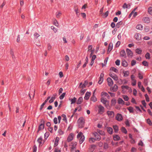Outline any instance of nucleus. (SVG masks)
I'll use <instances>...</instances> for the list:
<instances>
[{
  "label": "nucleus",
  "mask_w": 152,
  "mask_h": 152,
  "mask_svg": "<svg viewBox=\"0 0 152 152\" xmlns=\"http://www.w3.org/2000/svg\"><path fill=\"white\" fill-rule=\"evenodd\" d=\"M91 94V92L88 91L86 93L85 96L84 97V99L86 100L88 99Z\"/></svg>",
  "instance_id": "dca6fc26"
},
{
  "label": "nucleus",
  "mask_w": 152,
  "mask_h": 152,
  "mask_svg": "<svg viewBox=\"0 0 152 152\" xmlns=\"http://www.w3.org/2000/svg\"><path fill=\"white\" fill-rule=\"evenodd\" d=\"M146 123L150 126H152V122L149 118L146 120Z\"/></svg>",
  "instance_id": "ea45409f"
},
{
  "label": "nucleus",
  "mask_w": 152,
  "mask_h": 152,
  "mask_svg": "<svg viewBox=\"0 0 152 152\" xmlns=\"http://www.w3.org/2000/svg\"><path fill=\"white\" fill-rule=\"evenodd\" d=\"M97 132L100 135H104V132L102 131V130H100L99 129H97Z\"/></svg>",
  "instance_id": "58836bf2"
},
{
  "label": "nucleus",
  "mask_w": 152,
  "mask_h": 152,
  "mask_svg": "<svg viewBox=\"0 0 152 152\" xmlns=\"http://www.w3.org/2000/svg\"><path fill=\"white\" fill-rule=\"evenodd\" d=\"M138 77L140 80L143 79V77L142 75L140 73H139L138 74Z\"/></svg>",
  "instance_id": "338daca9"
},
{
  "label": "nucleus",
  "mask_w": 152,
  "mask_h": 152,
  "mask_svg": "<svg viewBox=\"0 0 152 152\" xmlns=\"http://www.w3.org/2000/svg\"><path fill=\"white\" fill-rule=\"evenodd\" d=\"M93 134L95 137V138L97 140L99 141L100 140L101 137L100 135L97 132H94L93 133Z\"/></svg>",
  "instance_id": "1a4fd4ad"
},
{
  "label": "nucleus",
  "mask_w": 152,
  "mask_h": 152,
  "mask_svg": "<svg viewBox=\"0 0 152 152\" xmlns=\"http://www.w3.org/2000/svg\"><path fill=\"white\" fill-rule=\"evenodd\" d=\"M62 116L63 118V120L66 122H67V120L66 115L64 114H63L62 115Z\"/></svg>",
  "instance_id": "3c124183"
},
{
  "label": "nucleus",
  "mask_w": 152,
  "mask_h": 152,
  "mask_svg": "<svg viewBox=\"0 0 152 152\" xmlns=\"http://www.w3.org/2000/svg\"><path fill=\"white\" fill-rule=\"evenodd\" d=\"M107 132L110 134H112L113 133V129L110 127H107Z\"/></svg>",
  "instance_id": "5701e85b"
},
{
  "label": "nucleus",
  "mask_w": 152,
  "mask_h": 152,
  "mask_svg": "<svg viewBox=\"0 0 152 152\" xmlns=\"http://www.w3.org/2000/svg\"><path fill=\"white\" fill-rule=\"evenodd\" d=\"M136 61H135V60H133L131 61V65L132 66H134L135 65V64H136Z\"/></svg>",
  "instance_id": "052dcab7"
},
{
  "label": "nucleus",
  "mask_w": 152,
  "mask_h": 152,
  "mask_svg": "<svg viewBox=\"0 0 152 152\" xmlns=\"http://www.w3.org/2000/svg\"><path fill=\"white\" fill-rule=\"evenodd\" d=\"M34 39H37L40 36V35L38 33L36 32L34 33Z\"/></svg>",
  "instance_id": "49530a36"
},
{
  "label": "nucleus",
  "mask_w": 152,
  "mask_h": 152,
  "mask_svg": "<svg viewBox=\"0 0 152 152\" xmlns=\"http://www.w3.org/2000/svg\"><path fill=\"white\" fill-rule=\"evenodd\" d=\"M120 61L119 59L115 61V64L116 65L119 66L120 64Z\"/></svg>",
  "instance_id": "680f3d73"
},
{
  "label": "nucleus",
  "mask_w": 152,
  "mask_h": 152,
  "mask_svg": "<svg viewBox=\"0 0 152 152\" xmlns=\"http://www.w3.org/2000/svg\"><path fill=\"white\" fill-rule=\"evenodd\" d=\"M132 84L133 86H135L136 84V80H132Z\"/></svg>",
  "instance_id": "5fc2aeb1"
},
{
  "label": "nucleus",
  "mask_w": 152,
  "mask_h": 152,
  "mask_svg": "<svg viewBox=\"0 0 152 152\" xmlns=\"http://www.w3.org/2000/svg\"><path fill=\"white\" fill-rule=\"evenodd\" d=\"M107 114L110 118H113L114 116V113L113 111L108 110L107 112Z\"/></svg>",
  "instance_id": "7ed1b4c3"
},
{
  "label": "nucleus",
  "mask_w": 152,
  "mask_h": 152,
  "mask_svg": "<svg viewBox=\"0 0 152 152\" xmlns=\"http://www.w3.org/2000/svg\"><path fill=\"white\" fill-rule=\"evenodd\" d=\"M98 113L102 114L104 112V108L102 105H99L98 106Z\"/></svg>",
  "instance_id": "f03ea898"
},
{
  "label": "nucleus",
  "mask_w": 152,
  "mask_h": 152,
  "mask_svg": "<svg viewBox=\"0 0 152 152\" xmlns=\"http://www.w3.org/2000/svg\"><path fill=\"white\" fill-rule=\"evenodd\" d=\"M121 131L123 133L126 134L127 133V131L126 129L124 127H122L121 129Z\"/></svg>",
  "instance_id": "79ce46f5"
},
{
  "label": "nucleus",
  "mask_w": 152,
  "mask_h": 152,
  "mask_svg": "<svg viewBox=\"0 0 152 152\" xmlns=\"http://www.w3.org/2000/svg\"><path fill=\"white\" fill-rule=\"evenodd\" d=\"M103 79L102 78H99V80L98 81V83L99 84H101L103 82Z\"/></svg>",
  "instance_id": "69168bd1"
},
{
  "label": "nucleus",
  "mask_w": 152,
  "mask_h": 152,
  "mask_svg": "<svg viewBox=\"0 0 152 152\" xmlns=\"http://www.w3.org/2000/svg\"><path fill=\"white\" fill-rule=\"evenodd\" d=\"M93 47L91 45H89L88 46V52H89L91 50H92V48Z\"/></svg>",
  "instance_id": "0e129e2a"
},
{
  "label": "nucleus",
  "mask_w": 152,
  "mask_h": 152,
  "mask_svg": "<svg viewBox=\"0 0 152 152\" xmlns=\"http://www.w3.org/2000/svg\"><path fill=\"white\" fill-rule=\"evenodd\" d=\"M66 94L65 93H63L62 94L59 96L60 99H62L64 97Z\"/></svg>",
  "instance_id": "8fccbe9b"
},
{
  "label": "nucleus",
  "mask_w": 152,
  "mask_h": 152,
  "mask_svg": "<svg viewBox=\"0 0 152 152\" xmlns=\"http://www.w3.org/2000/svg\"><path fill=\"white\" fill-rule=\"evenodd\" d=\"M77 137V139L80 138L79 141L80 144H81L83 142L85 139V137L84 135H83V133L81 132L78 133Z\"/></svg>",
  "instance_id": "f257e3e1"
},
{
  "label": "nucleus",
  "mask_w": 152,
  "mask_h": 152,
  "mask_svg": "<svg viewBox=\"0 0 152 152\" xmlns=\"http://www.w3.org/2000/svg\"><path fill=\"white\" fill-rule=\"evenodd\" d=\"M47 102H46V101H45L44 102L41 104L40 108V110L42 109L44 106L45 104Z\"/></svg>",
  "instance_id": "13d9d810"
},
{
  "label": "nucleus",
  "mask_w": 152,
  "mask_h": 152,
  "mask_svg": "<svg viewBox=\"0 0 152 152\" xmlns=\"http://www.w3.org/2000/svg\"><path fill=\"white\" fill-rule=\"evenodd\" d=\"M91 100L94 102H95L97 101V99L94 96H92L91 98Z\"/></svg>",
  "instance_id": "e2e57ef3"
},
{
  "label": "nucleus",
  "mask_w": 152,
  "mask_h": 152,
  "mask_svg": "<svg viewBox=\"0 0 152 152\" xmlns=\"http://www.w3.org/2000/svg\"><path fill=\"white\" fill-rule=\"evenodd\" d=\"M54 152H61V148H59L58 147L55 148L54 150Z\"/></svg>",
  "instance_id": "6e6d98bb"
},
{
  "label": "nucleus",
  "mask_w": 152,
  "mask_h": 152,
  "mask_svg": "<svg viewBox=\"0 0 152 152\" xmlns=\"http://www.w3.org/2000/svg\"><path fill=\"white\" fill-rule=\"evenodd\" d=\"M148 12L150 15H152V7H149L148 9Z\"/></svg>",
  "instance_id": "c03bdc74"
},
{
  "label": "nucleus",
  "mask_w": 152,
  "mask_h": 152,
  "mask_svg": "<svg viewBox=\"0 0 152 152\" xmlns=\"http://www.w3.org/2000/svg\"><path fill=\"white\" fill-rule=\"evenodd\" d=\"M107 82L108 85L109 86H112L113 83L112 80L110 77H108L107 79Z\"/></svg>",
  "instance_id": "9b49d317"
},
{
  "label": "nucleus",
  "mask_w": 152,
  "mask_h": 152,
  "mask_svg": "<svg viewBox=\"0 0 152 152\" xmlns=\"http://www.w3.org/2000/svg\"><path fill=\"white\" fill-rule=\"evenodd\" d=\"M110 70H112L113 71L115 72H117L118 71V70L116 68H115L114 67H112L110 68Z\"/></svg>",
  "instance_id": "4d7b16f0"
},
{
  "label": "nucleus",
  "mask_w": 152,
  "mask_h": 152,
  "mask_svg": "<svg viewBox=\"0 0 152 152\" xmlns=\"http://www.w3.org/2000/svg\"><path fill=\"white\" fill-rule=\"evenodd\" d=\"M122 97L125 101H128L129 99V97L126 95H123Z\"/></svg>",
  "instance_id": "09e8293b"
},
{
  "label": "nucleus",
  "mask_w": 152,
  "mask_h": 152,
  "mask_svg": "<svg viewBox=\"0 0 152 152\" xmlns=\"http://www.w3.org/2000/svg\"><path fill=\"white\" fill-rule=\"evenodd\" d=\"M126 52L129 57H132L133 53L128 48H127L126 49Z\"/></svg>",
  "instance_id": "0eeeda50"
},
{
  "label": "nucleus",
  "mask_w": 152,
  "mask_h": 152,
  "mask_svg": "<svg viewBox=\"0 0 152 152\" xmlns=\"http://www.w3.org/2000/svg\"><path fill=\"white\" fill-rule=\"evenodd\" d=\"M104 105L107 109L110 110L111 109V106L109 105V103H107Z\"/></svg>",
  "instance_id": "37998d69"
},
{
  "label": "nucleus",
  "mask_w": 152,
  "mask_h": 152,
  "mask_svg": "<svg viewBox=\"0 0 152 152\" xmlns=\"http://www.w3.org/2000/svg\"><path fill=\"white\" fill-rule=\"evenodd\" d=\"M117 81H118V83L119 84H121L123 83V80L121 79H118Z\"/></svg>",
  "instance_id": "774afa93"
},
{
  "label": "nucleus",
  "mask_w": 152,
  "mask_h": 152,
  "mask_svg": "<svg viewBox=\"0 0 152 152\" xmlns=\"http://www.w3.org/2000/svg\"><path fill=\"white\" fill-rule=\"evenodd\" d=\"M113 45L112 43H110L109 45L108 52H110L113 49Z\"/></svg>",
  "instance_id": "7c9ffc66"
},
{
  "label": "nucleus",
  "mask_w": 152,
  "mask_h": 152,
  "mask_svg": "<svg viewBox=\"0 0 152 152\" xmlns=\"http://www.w3.org/2000/svg\"><path fill=\"white\" fill-rule=\"evenodd\" d=\"M118 104H124L125 103L123 101V100L121 98H119L118 100Z\"/></svg>",
  "instance_id": "b1692460"
},
{
  "label": "nucleus",
  "mask_w": 152,
  "mask_h": 152,
  "mask_svg": "<svg viewBox=\"0 0 152 152\" xmlns=\"http://www.w3.org/2000/svg\"><path fill=\"white\" fill-rule=\"evenodd\" d=\"M145 58L146 59H149L150 58V54L149 53H147L145 56Z\"/></svg>",
  "instance_id": "603ef678"
},
{
  "label": "nucleus",
  "mask_w": 152,
  "mask_h": 152,
  "mask_svg": "<svg viewBox=\"0 0 152 152\" xmlns=\"http://www.w3.org/2000/svg\"><path fill=\"white\" fill-rule=\"evenodd\" d=\"M116 120L118 121H121L123 119V117L122 115L119 113H118L115 116Z\"/></svg>",
  "instance_id": "9d476101"
},
{
  "label": "nucleus",
  "mask_w": 152,
  "mask_h": 152,
  "mask_svg": "<svg viewBox=\"0 0 152 152\" xmlns=\"http://www.w3.org/2000/svg\"><path fill=\"white\" fill-rule=\"evenodd\" d=\"M44 128V125L43 124H41L38 127V131L39 132L41 130L43 129Z\"/></svg>",
  "instance_id": "2f4dec72"
},
{
  "label": "nucleus",
  "mask_w": 152,
  "mask_h": 152,
  "mask_svg": "<svg viewBox=\"0 0 152 152\" xmlns=\"http://www.w3.org/2000/svg\"><path fill=\"white\" fill-rule=\"evenodd\" d=\"M103 147L104 149H107L108 148V144L106 142L104 143V144Z\"/></svg>",
  "instance_id": "864d4df0"
},
{
  "label": "nucleus",
  "mask_w": 152,
  "mask_h": 152,
  "mask_svg": "<svg viewBox=\"0 0 152 152\" xmlns=\"http://www.w3.org/2000/svg\"><path fill=\"white\" fill-rule=\"evenodd\" d=\"M57 95L56 94H53L52 96L51 97L49 101V102L50 103H51L53 102L54 100L56 99V97Z\"/></svg>",
  "instance_id": "f8f14e48"
},
{
  "label": "nucleus",
  "mask_w": 152,
  "mask_h": 152,
  "mask_svg": "<svg viewBox=\"0 0 152 152\" xmlns=\"http://www.w3.org/2000/svg\"><path fill=\"white\" fill-rule=\"evenodd\" d=\"M78 122L79 123V126H80V125L82 126L84 125V122L83 117L80 118L78 120Z\"/></svg>",
  "instance_id": "6e6552de"
},
{
  "label": "nucleus",
  "mask_w": 152,
  "mask_h": 152,
  "mask_svg": "<svg viewBox=\"0 0 152 152\" xmlns=\"http://www.w3.org/2000/svg\"><path fill=\"white\" fill-rule=\"evenodd\" d=\"M143 21L145 23H148L150 22V20L148 17H144L142 19Z\"/></svg>",
  "instance_id": "a211bd4d"
},
{
  "label": "nucleus",
  "mask_w": 152,
  "mask_h": 152,
  "mask_svg": "<svg viewBox=\"0 0 152 152\" xmlns=\"http://www.w3.org/2000/svg\"><path fill=\"white\" fill-rule=\"evenodd\" d=\"M96 148V145H91L88 150V152H94V150Z\"/></svg>",
  "instance_id": "39448f33"
},
{
  "label": "nucleus",
  "mask_w": 152,
  "mask_h": 152,
  "mask_svg": "<svg viewBox=\"0 0 152 152\" xmlns=\"http://www.w3.org/2000/svg\"><path fill=\"white\" fill-rule=\"evenodd\" d=\"M122 24V22L121 21L118 22L116 25V27L117 28H119L120 27V26Z\"/></svg>",
  "instance_id": "a19ab883"
},
{
  "label": "nucleus",
  "mask_w": 152,
  "mask_h": 152,
  "mask_svg": "<svg viewBox=\"0 0 152 152\" xmlns=\"http://www.w3.org/2000/svg\"><path fill=\"white\" fill-rule=\"evenodd\" d=\"M74 135L73 133H70L68 136L67 138V141L68 142H69L72 140L74 137Z\"/></svg>",
  "instance_id": "20e7f679"
},
{
  "label": "nucleus",
  "mask_w": 152,
  "mask_h": 152,
  "mask_svg": "<svg viewBox=\"0 0 152 152\" xmlns=\"http://www.w3.org/2000/svg\"><path fill=\"white\" fill-rule=\"evenodd\" d=\"M96 140H97L96 139V138L91 137L89 139V141L91 143H92L94 142Z\"/></svg>",
  "instance_id": "c756f323"
},
{
  "label": "nucleus",
  "mask_w": 152,
  "mask_h": 152,
  "mask_svg": "<svg viewBox=\"0 0 152 152\" xmlns=\"http://www.w3.org/2000/svg\"><path fill=\"white\" fill-rule=\"evenodd\" d=\"M113 128L115 132L117 133L118 132V128L117 126L116 125L113 126Z\"/></svg>",
  "instance_id": "f704fd0d"
},
{
  "label": "nucleus",
  "mask_w": 152,
  "mask_h": 152,
  "mask_svg": "<svg viewBox=\"0 0 152 152\" xmlns=\"http://www.w3.org/2000/svg\"><path fill=\"white\" fill-rule=\"evenodd\" d=\"M101 102L104 105L107 103H109L107 99L104 97H102L101 99Z\"/></svg>",
  "instance_id": "2eb2a0df"
},
{
  "label": "nucleus",
  "mask_w": 152,
  "mask_h": 152,
  "mask_svg": "<svg viewBox=\"0 0 152 152\" xmlns=\"http://www.w3.org/2000/svg\"><path fill=\"white\" fill-rule=\"evenodd\" d=\"M142 64L145 66H148V62L145 61H144L142 62Z\"/></svg>",
  "instance_id": "de8ad7c7"
},
{
  "label": "nucleus",
  "mask_w": 152,
  "mask_h": 152,
  "mask_svg": "<svg viewBox=\"0 0 152 152\" xmlns=\"http://www.w3.org/2000/svg\"><path fill=\"white\" fill-rule=\"evenodd\" d=\"M124 74V77H127L129 75V72L128 71H124L123 72Z\"/></svg>",
  "instance_id": "e433bc0d"
},
{
  "label": "nucleus",
  "mask_w": 152,
  "mask_h": 152,
  "mask_svg": "<svg viewBox=\"0 0 152 152\" xmlns=\"http://www.w3.org/2000/svg\"><path fill=\"white\" fill-rule=\"evenodd\" d=\"M136 53H137L140 54L141 53L142 50L140 48H137L135 50Z\"/></svg>",
  "instance_id": "4c0bfd02"
},
{
  "label": "nucleus",
  "mask_w": 152,
  "mask_h": 152,
  "mask_svg": "<svg viewBox=\"0 0 152 152\" xmlns=\"http://www.w3.org/2000/svg\"><path fill=\"white\" fill-rule=\"evenodd\" d=\"M118 88V86L116 85L115 84L113 86L110 88V90L112 91L115 92L117 90Z\"/></svg>",
  "instance_id": "f3484780"
},
{
  "label": "nucleus",
  "mask_w": 152,
  "mask_h": 152,
  "mask_svg": "<svg viewBox=\"0 0 152 152\" xmlns=\"http://www.w3.org/2000/svg\"><path fill=\"white\" fill-rule=\"evenodd\" d=\"M136 28L137 29L142 30L143 29V26L141 24H138Z\"/></svg>",
  "instance_id": "72a5a7b5"
},
{
  "label": "nucleus",
  "mask_w": 152,
  "mask_h": 152,
  "mask_svg": "<svg viewBox=\"0 0 152 152\" xmlns=\"http://www.w3.org/2000/svg\"><path fill=\"white\" fill-rule=\"evenodd\" d=\"M59 140V139L58 137H56L54 142V147H56L58 145Z\"/></svg>",
  "instance_id": "bb28decb"
},
{
  "label": "nucleus",
  "mask_w": 152,
  "mask_h": 152,
  "mask_svg": "<svg viewBox=\"0 0 152 152\" xmlns=\"http://www.w3.org/2000/svg\"><path fill=\"white\" fill-rule=\"evenodd\" d=\"M134 37L137 40H139L141 39V36L140 34L137 33L135 35Z\"/></svg>",
  "instance_id": "6ab92c4d"
},
{
  "label": "nucleus",
  "mask_w": 152,
  "mask_h": 152,
  "mask_svg": "<svg viewBox=\"0 0 152 152\" xmlns=\"http://www.w3.org/2000/svg\"><path fill=\"white\" fill-rule=\"evenodd\" d=\"M113 139L115 141H118L120 140V137L118 135H115L113 136Z\"/></svg>",
  "instance_id": "473e14b6"
},
{
  "label": "nucleus",
  "mask_w": 152,
  "mask_h": 152,
  "mask_svg": "<svg viewBox=\"0 0 152 152\" xmlns=\"http://www.w3.org/2000/svg\"><path fill=\"white\" fill-rule=\"evenodd\" d=\"M77 144V143L76 142H72L70 145V148L72 151L76 149Z\"/></svg>",
  "instance_id": "423d86ee"
},
{
  "label": "nucleus",
  "mask_w": 152,
  "mask_h": 152,
  "mask_svg": "<svg viewBox=\"0 0 152 152\" xmlns=\"http://www.w3.org/2000/svg\"><path fill=\"white\" fill-rule=\"evenodd\" d=\"M110 76L115 81H117L118 80V76L114 73L110 74Z\"/></svg>",
  "instance_id": "ddd939ff"
},
{
  "label": "nucleus",
  "mask_w": 152,
  "mask_h": 152,
  "mask_svg": "<svg viewBox=\"0 0 152 152\" xmlns=\"http://www.w3.org/2000/svg\"><path fill=\"white\" fill-rule=\"evenodd\" d=\"M123 7L124 9L127 8L128 9H129L130 8V4H127L126 3H124L123 6Z\"/></svg>",
  "instance_id": "393cba45"
},
{
  "label": "nucleus",
  "mask_w": 152,
  "mask_h": 152,
  "mask_svg": "<svg viewBox=\"0 0 152 152\" xmlns=\"http://www.w3.org/2000/svg\"><path fill=\"white\" fill-rule=\"evenodd\" d=\"M130 113H133L134 112L133 108L132 107H129L128 108Z\"/></svg>",
  "instance_id": "a18cd8bd"
},
{
  "label": "nucleus",
  "mask_w": 152,
  "mask_h": 152,
  "mask_svg": "<svg viewBox=\"0 0 152 152\" xmlns=\"http://www.w3.org/2000/svg\"><path fill=\"white\" fill-rule=\"evenodd\" d=\"M121 88L122 89V91H125V90L126 89V90H127L129 88L128 86H121Z\"/></svg>",
  "instance_id": "c9c22d12"
},
{
  "label": "nucleus",
  "mask_w": 152,
  "mask_h": 152,
  "mask_svg": "<svg viewBox=\"0 0 152 152\" xmlns=\"http://www.w3.org/2000/svg\"><path fill=\"white\" fill-rule=\"evenodd\" d=\"M101 95L102 96V97H106L108 99H109L110 96L106 92H102L101 93Z\"/></svg>",
  "instance_id": "aec40b11"
},
{
  "label": "nucleus",
  "mask_w": 152,
  "mask_h": 152,
  "mask_svg": "<svg viewBox=\"0 0 152 152\" xmlns=\"http://www.w3.org/2000/svg\"><path fill=\"white\" fill-rule=\"evenodd\" d=\"M51 28L55 33H56L57 31V29L55 28L54 26H51Z\"/></svg>",
  "instance_id": "bf43d9fd"
},
{
  "label": "nucleus",
  "mask_w": 152,
  "mask_h": 152,
  "mask_svg": "<svg viewBox=\"0 0 152 152\" xmlns=\"http://www.w3.org/2000/svg\"><path fill=\"white\" fill-rule=\"evenodd\" d=\"M77 98L75 97H74L72 99H69V100L71 102V104H74L75 103L77 100Z\"/></svg>",
  "instance_id": "4be33fe9"
},
{
  "label": "nucleus",
  "mask_w": 152,
  "mask_h": 152,
  "mask_svg": "<svg viewBox=\"0 0 152 152\" xmlns=\"http://www.w3.org/2000/svg\"><path fill=\"white\" fill-rule=\"evenodd\" d=\"M121 65L124 67L127 66L128 64L127 62L124 60H123L121 62Z\"/></svg>",
  "instance_id": "cd10ccee"
},
{
  "label": "nucleus",
  "mask_w": 152,
  "mask_h": 152,
  "mask_svg": "<svg viewBox=\"0 0 152 152\" xmlns=\"http://www.w3.org/2000/svg\"><path fill=\"white\" fill-rule=\"evenodd\" d=\"M120 56L126 58V54L124 50H123L120 52Z\"/></svg>",
  "instance_id": "4468645a"
},
{
  "label": "nucleus",
  "mask_w": 152,
  "mask_h": 152,
  "mask_svg": "<svg viewBox=\"0 0 152 152\" xmlns=\"http://www.w3.org/2000/svg\"><path fill=\"white\" fill-rule=\"evenodd\" d=\"M116 103V99L113 98L112 99L111 101V105L112 106H114L115 105Z\"/></svg>",
  "instance_id": "c85d7f7f"
},
{
  "label": "nucleus",
  "mask_w": 152,
  "mask_h": 152,
  "mask_svg": "<svg viewBox=\"0 0 152 152\" xmlns=\"http://www.w3.org/2000/svg\"><path fill=\"white\" fill-rule=\"evenodd\" d=\"M43 139L42 136H40L37 139V141L39 144L40 145L42 143Z\"/></svg>",
  "instance_id": "a878e982"
},
{
  "label": "nucleus",
  "mask_w": 152,
  "mask_h": 152,
  "mask_svg": "<svg viewBox=\"0 0 152 152\" xmlns=\"http://www.w3.org/2000/svg\"><path fill=\"white\" fill-rule=\"evenodd\" d=\"M83 100V98L82 97H80L78 99L76 102V104H80L81 103Z\"/></svg>",
  "instance_id": "412c9836"
}]
</instances>
